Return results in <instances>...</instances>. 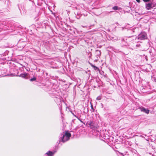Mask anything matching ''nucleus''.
<instances>
[{"label":"nucleus","mask_w":156,"mask_h":156,"mask_svg":"<svg viewBox=\"0 0 156 156\" xmlns=\"http://www.w3.org/2000/svg\"><path fill=\"white\" fill-rule=\"evenodd\" d=\"M71 136V135L70 133L68 131L66 132L63 136L62 141L64 142L68 140Z\"/></svg>","instance_id":"f257e3e1"},{"label":"nucleus","mask_w":156,"mask_h":156,"mask_svg":"<svg viewBox=\"0 0 156 156\" xmlns=\"http://www.w3.org/2000/svg\"><path fill=\"white\" fill-rule=\"evenodd\" d=\"M147 38V35L145 33H142L140 34L138 36V39L140 40H143L146 39Z\"/></svg>","instance_id":"f03ea898"},{"label":"nucleus","mask_w":156,"mask_h":156,"mask_svg":"<svg viewBox=\"0 0 156 156\" xmlns=\"http://www.w3.org/2000/svg\"><path fill=\"white\" fill-rule=\"evenodd\" d=\"M155 6L154 4L152 3H148L146 4V8L147 9H151L152 7Z\"/></svg>","instance_id":"7ed1b4c3"},{"label":"nucleus","mask_w":156,"mask_h":156,"mask_svg":"<svg viewBox=\"0 0 156 156\" xmlns=\"http://www.w3.org/2000/svg\"><path fill=\"white\" fill-rule=\"evenodd\" d=\"M89 125L91 129H93L94 128V123L92 121H90L87 122L86 123V125Z\"/></svg>","instance_id":"20e7f679"},{"label":"nucleus","mask_w":156,"mask_h":156,"mask_svg":"<svg viewBox=\"0 0 156 156\" xmlns=\"http://www.w3.org/2000/svg\"><path fill=\"white\" fill-rule=\"evenodd\" d=\"M140 109L142 112H143L147 114H148L149 113V110L147 109H145L144 107H142Z\"/></svg>","instance_id":"39448f33"},{"label":"nucleus","mask_w":156,"mask_h":156,"mask_svg":"<svg viewBox=\"0 0 156 156\" xmlns=\"http://www.w3.org/2000/svg\"><path fill=\"white\" fill-rule=\"evenodd\" d=\"M134 11L133 12L132 14L133 16H135L136 17H138L140 15V13L138 12L135 11V10H133Z\"/></svg>","instance_id":"423d86ee"},{"label":"nucleus","mask_w":156,"mask_h":156,"mask_svg":"<svg viewBox=\"0 0 156 156\" xmlns=\"http://www.w3.org/2000/svg\"><path fill=\"white\" fill-rule=\"evenodd\" d=\"M46 154L50 156H52L53 154V153L50 151H48Z\"/></svg>","instance_id":"0eeeda50"},{"label":"nucleus","mask_w":156,"mask_h":156,"mask_svg":"<svg viewBox=\"0 0 156 156\" xmlns=\"http://www.w3.org/2000/svg\"><path fill=\"white\" fill-rule=\"evenodd\" d=\"M27 75V73L22 74H20V76L23 78H25Z\"/></svg>","instance_id":"6e6552de"},{"label":"nucleus","mask_w":156,"mask_h":156,"mask_svg":"<svg viewBox=\"0 0 156 156\" xmlns=\"http://www.w3.org/2000/svg\"><path fill=\"white\" fill-rule=\"evenodd\" d=\"M91 66H92V67L94 68V70H96L97 69H98V68L97 67L95 66L92 64L91 65Z\"/></svg>","instance_id":"1a4fd4ad"},{"label":"nucleus","mask_w":156,"mask_h":156,"mask_svg":"<svg viewBox=\"0 0 156 156\" xmlns=\"http://www.w3.org/2000/svg\"><path fill=\"white\" fill-rule=\"evenodd\" d=\"M118 7L117 6H115L112 8V9L113 10H117Z\"/></svg>","instance_id":"9d476101"},{"label":"nucleus","mask_w":156,"mask_h":156,"mask_svg":"<svg viewBox=\"0 0 156 156\" xmlns=\"http://www.w3.org/2000/svg\"><path fill=\"white\" fill-rule=\"evenodd\" d=\"M101 99V96H98L97 97L96 99L98 100H99Z\"/></svg>","instance_id":"9b49d317"},{"label":"nucleus","mask_w":156,"mask_h":156,"mask_svg":"<svg viewBox=\"0 0 156 156\" xmlns=\"http://www.w3.org/2000/svg\"><path fill=\"white\" fill-rule=\"evenodd\" d=\"M35 80H36V78H35L34 77V78H33L31 79H30V81H34Z\"/></svg>","instance_id":"f8f14e48"},{"label":"nucleus","mask_w":156,"mask_h":156,"mask_svg":"<svg viewBox=\"0 0 156 156\" xmlns=\"http://www.w3.org/2000/svg\"><path fill=\"white\" fill-rule=\"evenodd\" d=\"M144 2H149L150 0H143Z\"/></svg>","instance_id":"ddd939ff"},{"label":"nucleus","mask_w":156,"mask_h":156,"mask_svg":"<svg viewBox=\"0 0 156 156\" xmlns=\"http://www.w3.org/2000/svg\"><path fill=\"white\" fill-rule=\"evenodd\" d=\"M136 0L138 2H140V0Z\"/></svg>","instance_id":"4468645a"},{"label":"nucleus","mask_w":156,"mask_h":156,"mask_svg":"<svg viewBox=\"0 0 156 156\" xmlns=\"http://www.w3.org/2000/svg\"><path fill=\"white\" fill-rule=\"evenodd\" d=\"M80 122H82V123H83L85 125V123H84L83 121H81L80 120Z\"/></svg>","instance_id":"2eb2a0df"},{"label":"nucleus","mask_w":156,"mask_h":156,"mask_svg":"<svg viewBox=\"0 0 156 156\" xmlns=\"http://www.w3.org/2000/svg\"><path fill=\"white\" fill-rule=\"evenodd\" d=\"M50 11H51V12H52L51 10H50Z\"/></svg>","instance_id":"dca6fc26"}]
</instances>
